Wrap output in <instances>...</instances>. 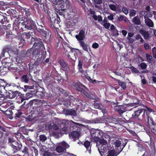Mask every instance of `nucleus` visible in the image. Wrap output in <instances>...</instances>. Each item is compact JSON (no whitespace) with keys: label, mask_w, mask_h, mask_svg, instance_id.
<instances>
[{"label":"nucleus","mask_w":156,"mask_h":156,"mask_svg":"<svg viewBox=\"0 0 156 156\" xmlns=\"http://www.w3.org/2000/svg\"><path fill=\"white\" fill-rule=\"evenodd\" d=\"M90 133L92 140L98 141V143H97V146L101 156H116L119 153L114 150L108 151L107 140H109L110 138L107 134L100 129H94L91 130Z\"/></svg>","instance_id":"1"},{"label":"nucleus","mask_w":156,"mask_h":156,"mask_svg":"<svg viewBox=\"0 0 156 156\" xmlns=\"http://www.w3.org/2000/svg\"><path fill=\"white\" fill-rule=\"evenodd\" d=\"M29 49H31V51L30 53V56H32L33 58H36L37 61L38 60L39 58L42 57V52L40 48H32Z\"/></svg>","instance_id":"2"},{"label":"nucleus","mask_w":156,"mask_h":156,"mask_svg":"<svg viewBox=\"0 0 156 156\" xmlns=\"http://www.w3.org/2000/svg\"><path fill=\"white\" fill-rule=\"evenodd\" d=\"M31 51V49H29L27 51L26 50H22L19 55V59L21 62L19 61L18 62L20 63L22 62L26 61L27 58L30 56V53Z\"/></svg>","instance_id":"3"},{"label":"nucleus","mask_w":156,"mask_h":156,"mask_svg":"<svg viewBox=\"0 0 156 156\" xmlns=\"http://www.w3.org/2000/svg\"><path fill=\"white\" fill-rule=\"evenodd\" d=\"M26 25L25 28L28 30L34 29L36 27V24L35 22L31 18L27 19H25Z\"/></svg>","instance_id":"4"},{"label":"nucleus","mask_w":156,"mask_h":156,"mask_svg":"<svg viewBox=\"0 0 156 156\" xmlns=\"http://www.w3.org/2000/svg\"><path fill=\"white\" fill-rule=\"evenodd\" d=\"M69 145L65 142H62L59 144L55 149L56 151L58 153H60L63 152L66 148H68Z\"/></svg>","instance_id":"5"},{"label":"nucleus","mask_w":156,"mask_h":156,"mask_svg":"<svg viewBox=\"0 0 156 156\" xmlns=\"http://www.w3.org/2000/svg\"><path fill=\"white\" fill-rule=\"evenodd\" d=\"M51 22L50 23L51 27L53 28L56 30L58 29L57 27L59 25V23L60 22L58 20L57 17L56 18L55 17H52L51 19Z\"/></svg>","instance_id":"6"},{"label":"nucleus","mask_w":156,"mask_h":156,"mask_svg":"<svg viewBox=\"0 0 156 156\" xmlns=\"http://www.w3.org/2000/svg\"><path fill=\"white\" fill-rule=\"evenodd\" d=\"M32 80V85L30 84V86L29 85H25L24 86V91L26 92L28 89H33L35 87L37 89V88L39 87V85L37 82L36 81Z\"/></svg>","instance_id":"7"},{"label":"nucleus","mask_w":156,"mask_h":156,"mask_svg":"<svg viewBox=\"0 0 156 156\" xmlns=\"http://www.w3.org/2000/svg\"><path fill=\"white\" fill-rule=\"evenodd\" d=\"M46 28L38 32L41 35L44 37L45 39H50L51 36V32L49 31H46Z\"/></svg>","instance_id":"8"},{"label":"nucleus","mask_w":156,"mask_h":156,"mask_svg":"<svg viewBox=\"0 0 156 156\" xmlns=\"http://www.w3.org/2000/svg\"><path fill=\"white\" fill-rule=\"evenodd\" d=\"M78 50V49H75L69 51L68 55V57L70 59L75 61L77 58H78L77 53L75 51V50Z\"/></svg>","instance_id":"9"},{"label":"nucleus","mask_w":156,"mask_h":156,"mask_svg":"<svg viewBox=\"0 0 156 156\" xmlns=\"http://www.w3.org/2000/svg\"><path fill=\"white\" fill-rule=\"evenodd\" d=\"M75 37L79 42L83 41L85 38V29H82L80 30L79 34L76 35Z\"/></svg>","instance_id":"10"},{"label":"nucleus","mask_w":156,"mask_h":156,"mask_svg":"<svg viewBox=\"0 0 156 156\" xmlns=\"http://www.w3.org/2000/svg\"><path fill=\"white\" fill-rule=\"evenodd\" d=\"M73 86L74 87L75 89L77 91H80V90H82V88H86V87L81 84L80 82L79 81L76 82H73L72 83Z\"/></svg>","instance_id":"11"},{"label":"nucleus","mask_w":156,"mask_h":156,"mask_svg":"<svg viewBox=\"0 0 156 156\" xmlns=\"http://www.w3.org/2000/svg\"><path fill=\"white\" fill-rule=\"evenodd\" d=\"M114 109L117 111L120 115L126 112L127 109L126 107L122 105H117L114 107Z\"/></svg>","instance_id":"12"},{"label":"nucleus","mask_w":156,"mask_h":156,"mask_svg":"<svg viewBox=\"0 0 156 156\" xmlns=\"http://www.w3.org/2000/svg\"><path fill=\"white\" fill-rule=\"evenodd\" d=\"M33 47H34L35 48H37L40 49L41 47L43 48L44 47V45L41 39L39 38L36 39V41L33 44Z\"/></svg>","instance_id":"13"},{"label":"nucleus","mask_w":156,"mask_h":156,"mask_svg":"<svg viewBox=\"0 0 156 156\" xmlns=\"http://www.w3.org/2000/svg\"><path fill=\"white\" fill-rule=\"evenodd\" d=\"M52 127L53 129L58 131V132H57V131L54 132L53 133V135L57 138L59 137V135L63 133L59 129L58 126V125L56 124H54Z\"/></svg>","instance_id":"14"},{"label":"nucleus","mask_w":156,"mask_h":156,"mask_svg":"<svg viewBox=\"0 0 156 156\" xmlns=\"http://www.w3.org/2000/svg\"><path fill=\"white\" fill-rule=\"evenodd\" d=\"M59 63L63 68V70L65 71H67L69 70V68L67 66V63L63 60L60 59L59 60Z\"/></svg>","instance_id":"15"},{"label":"nucleus","mask_w":156,"mask_h":156,"mask_svg":"<svg viewBox=\"0 0 156 156\" xmlns=\"http://www.w3.org/2000/svg\"><path fill=\"white\" fill-rule=\"evenodd\" d=\"M7 16V15L5 13H0V23L3 24L8 22Z\"/></svg>","instance_id":"16"},{"label":"nucleus","mask_w":156,"mask_h":156,"mask_svg":"<svg viewBox=\"0 0 156 156\" xmlns=\"http://www.w3.org/2000/svg\"><path fill=\"white\" fill-rule=\"evenodd\" d=\"M19 20H20V22H19V25L20 30H22L23 31V29L25 28L24 26L26 25L25 18L24 17L19 18Z\"/></svg>","instance_id":"17"},{"label":"nucleus","mask_w":156,"mask_h":156,"mask_svg":"<svg viewBox=\"0 0 156 156\" xmlns=\"http://www.w3.org/2000/svg\"><path fill=\"white\" fill-rule=\"evenodd\" d=\"M11 49L12 46L10 44H8L5 46L1 53L2 57H5V53L6 52L9 53V51H11Z\"/></svg>","instance_id":"18"},{"label":"nucleus","mask_w":156,"mask_h":156,"mask_svg":"<svg viewBox=\"0 0 156 156\" xmlns=\"http://www.w3.org/2000/svg\"><path fill=\"white\" fill-rule=\"evenodd\" d=\"M146 110L144 108H142L140 109H139L137 111H135L134 113L132 115V116L135 118H137L141 113H143V115H144L146 112Z\"/></svg>","instance_id":"19"},{"label":"nucleus","mask_w":156,"mask_h":156,"mask_svg":"<svg viewBox=\"0 0 156 156\" xmlns=\"http://www.w3.org/2000/svg\"><path fill=\"white\" fill-rule=\"evenodd\" d=\"M63 113L66 115L73 116H75L76 114L75 111L72 109H65L63 110Z\"/></svg>","instance_id":"20"},{"label":"nucleus","mask_w":156,"mask_h":156,"mask_svg":"<svg viewBox=\"0 0 156 156\" xmlns=\"http://www.w3.org/2000/svg\"><path fill=\"white\" fill-rule=\"evenodd\" d=\"M106 121V124L112 127L114 126V124H115V122H116L115 119L113 118L107 119Z\"/></svg>","instance_id":"21"},{"label":"nucleus","mask_w":156,"mask_h":156,"mask_svg":"<svg viewBox=\"0 0 156 156\" xmlns=\"http://www.w3.org/2000/svg\"><path fill=\"white\" fill-rule=\"evenodd\" d=\"M83 62L82 61H81L80 60H79V62L78 65V68L79 69V72L81 73V76H83V74L85 72L83 69Z\"/></svg>","instance_id":"22"},{"label":"nucleus","mask_w":156,"mask_h":156,"mask_svg":"<svg viewBox=\"0 0 156 156\" xmlns=\"http://www.w3.org/2000/svg\"><path fill=\"white\" fill-rule=\"evenodd\" d=\"M140 33L143 36L145 40H147L149 38V34L148 31L143 30H140Z\"/></svg>","instance_id":"23"},{"label":"nucleus","mask_w":156,"mask_h":156,"mask_svg":"<svg viewBox=\"0 0 156 156\" xmlns=\"http://www.w3.org/2000/svg\"><path fill=\"white\" fill-rule=\"evenodd\" d=\"M20 20H19V18H17L16 19L14 20L13 23V28L16 31H18L19 30H20V27L19 25V22Z\"/></svg>","instance_id":"24"},{"label":"nucleus","mask_w":156,"mask_h":156,"mask_svg":"<svg viewBox=\"0 0 156 156\" xmlns=\"http://www.w3.org/2000/svg\"><path fill=\"white\" fill-rule=\"evenodd\" d=\"M58 90L59 91V93L62 94L64 96L67 97L68 96H69V98H71V97H73V96L71 95H69V92L66 91L64 90L63 89L60 87H58Z\"/></svg>","instance_id":"25"},{"label":"nucleus","mask_w":156,"mask_h":156,"mask_svg":"<svg viewBox=\"0 0 156 156\" xmlns=\"http://www.w3.org/2000/svg\"><path fill=\"white\" fill-rule=\"evenodd\" d=\"M9 143L10 144V145L13 146V148H17V145L18 144L17 142L12 137L9 138Z\"/></svg>","instance_id":"26"},{"label":"nucleus","mask_w":156,"mask_h":156,"mask_svg":"<svg viewBox=\"0 0 156 156\" xmlns=\"http://www.w3.org/2000/svg\"><path fill=\"white\" fill-rule=\"evenodd\" d=\"M112 79H114V80L116 81L117 82L119 85L121 86V87L123 89L125 90L126 89V84L125 82H121L119 80H118V79H116L113 77H112Z\"/></svg>","instance_id":"27"},{"label":"nucleus","mask_w":156,"mask_h":156,"mask_svg":"<svg viewBox=\"0 0 156 156\" xmlns=\"http://www.w3.org/2000/svg\"><path fill=\"white\" fill-rule=\"evenodd\" d=\"M37 27L36 26V27L35 28V29H36L38 33L40 31L44 29H45V27L43 23H41L40 24L37 23Z\"/></svg>","instance_id":"28"},{"label":"nucleus","mask_w":156,"mask_h":156,"mask_svg":"<svg viewBox=\"0 0 156 156\" xmlns=\"http://www.w3.org/2000/svg\"><path fill=\"white\" fill-rule=\"evenodd\" d=\"M132 22L136 25H140L141 22L138 16H135L133 19Z\"/></svg>","instance_id":"29"},{"label":"nucleus","mask_w":156,"mask_h":156,"mask_svg":"<svg viewBox=\"0 0 156 156\" xmlns=\"http://www.w3.org/2000/svg\"><path fill=\"white\" fill-rule=\"evenodd\" d=\"M84 145L90 154L91 153V146L90 142L87 140L84 143Z\"/></svg>","instance_id":"30"},{"label":"nucleus","mask_w":156,"mask_h":156,"mask_svg":"<svg viewBox=\"0 0 156 156\" xmlns=\"http://www.w3.org/2000/svg\"><path fill=\"white\" fill-rule=\"evenodd\" d=\"M82 90L80 91L81 92V93L85 96H86L87 98H89V97L90 96V94L88 92V89H87L86 87V88H82Z\"/></svg>","instance_id":"31"},{"label":"nucleus","mask_w":156,"mask_h":156,"mask_svg":"<svg viewBox=\"0 0 156 156\" xmlns=\"http://www.w3.org/2000/svg\"><path fill=\"white\" fill-rule=\"evenodd\" d=\"M80 134L79 132L77 131H74L71 133V136L74 139L78 138Z\"/></svg>","instance_id":"32"},{"label":"nucleus","mask_w":156,"mask_h":156,"mask_svg":"<svg viewBox=\"0 0 156 156\" xmlns=\"http://www.w3.org/2000/svg\"><path fill=\"white\" fill-rule=\"evenodd\" d=\"M14 36L13 34L10 33L9 32H7L6 33V38L8 41H12L14 38Z\"/></svg>","instance_id":"33"},{"label":"nucleus","mask_w":156,"mask_h":156,"mask_svg":"<svg viewBox=\"0 0 156 156\" xmlns=\"http://www.w3.org/2000/svg\"><path fill=\"white\" fill-rule=\"evenodd\" d=\"M6 30V27L5 25H0V35H3Z\"/></svg>","instance_id":"34"},{"label":"nucleus","mask_w":156,"mask_h":156,"mask_svg":"<svg viewBox=\"0 0 156 156\" xmlns=\"http://www.w3.org/2000/svg\"><path fill=\"white\" fill-rule=\"evenodd\" d=\"M80 45L81 47L85 51H88V48H87L86 44L83 41H81L79 42Z\"/></svg>","instance_id":"35"},{"label":"nucleus","mask_w":156,"mask_h":156,"mask_svg":"<svg viewBox=\"0 0 156 156\" xmlns=\"http://www.w3.org/2000/svg\"><path fill=\"white\" fill-rule=\"evenodd\" d=\"M145 23L147 26L151 27H153L154 23L150 19L147 18L145 20Z\"/></svg>","instance_id":"36"},{"label":"nucleus","mask_w":156,"mask_h":156,"mask_svg":"<svg viewBox=\"0 0 156 156\" xmlns=\"http://www.w3.org/2000/svg\"><path fill=\"white\" fill-rule=\"evenodd\" d=\"M11 98H23V96L20 92L16 91L13 93L12 96Z\"/></svg>","instance_id":"37"},{"label":"nucleus","mask_w":156,"mask_h":156,"mask_svg":"<svg viewBox=\"0 0 156 156\" xmlns=\"http://www.w3.org/2000/svg\"><path fill=\"white\" fill-rule=\"evenodd\" d=\"M21 80L23 82H24L26 83H28L29 77L27 75H24L21 77Z\"/></svg>","instance_id":"38"},{"label":"nucleus","mask_w":156,"mask_h":156,"mask_svg":"<svg viewBox=\"0 0 156 156\" xmlns=\"http://www.w3.org/2000/svg\"><path fill=\"white\" fill-rule=\"evenodd\" d=\"M83 74V76H82V77H85L90 82H92V81L93 80L91 78L90 76H88V74H87V71H85V72L84 73V74Z\"/></svg>","instance_id":"39"},{"label":"nucleus","mask_w":156,"mask_h":156,"mask_svg":"<svg viewBox=\"0 0 156 156\" xmlns=\"http://www.w3.org/2000/svg\"><path fill=\"white\" fill-rule=\"evenodd\" d=\"M50 87L51 88L52 90H54L56 88L58 90V87H58L57 85L56 84V83H51L50 85Z\"/></svg>","instance_id":"40"},{"label":"nucleus","mask_w":156,"mask_h":156,"mask_svg":"<svg viewBox=\"0 0 156 156\" xmlns=\"http://www.w3.org/2000/svg\"><path fill=\"white\" fill-rule=\"evenodd\" d=\"M29 9L26 8L23 9V11L25 12V14L26 16L28 17L31 14Z\"/></svg>","instance_id":"41"},{"label":"nucleus","mask_w":156,"mask_h":156,"mask_svg":"<svg viewBox=\"0 0 156 156\" xmlns=\"http://www.w3.org/2000/svg\"><path fill=\"white\" fill-rule=\"evenodd\" d=\"M132 72L135 73H139V71L138 69L135 67L132 66L130 68Z\"/></svg>","instance_id":"42"},{"label":"nucleus","mask_w":156,"mask_h":156,"mask_svg":"<svg viewBox=\"0 0 156 156\" xmlns=\"http://www.w3.org/2000/svg\"><path fill=\"white\" fill-rule=\"evenodd\" d=\"M140 68L143 69H146L147 66V64L145 62H141L140 65Z\"/></svg>","instance_id":"43"},{"label":"nucleus","mask_w":156,"mask_h":156,"mask_svg":"<svg viewBox=\"0 0 156 156\" xmlns=\"http://www.w3.org/2000/svg\"><path fill=\"white\" fill-rule=\"evenodd\" d=\"M114 144L116 147H119L121 144V142L119 140H116L114 142Z\"/></svg>","instance_id":"44"},{"label":"nucleus","mask_w":156,"mask_h":156,"mask_svg":"<svg viewBox=\"0 0 156 156\" xmlns=\"http://www.w3.org/2000/svg\"><path fill=\"white\" fill-rule=\"evenodd\" d=\"M24 34L26 36V38L27 39H29L31 37H32V33L31 32H29L27 33L24 32L23 34Z\"/></svg>","instance_id":"45"},{"label":"nucleus","mask_w":156,"mask_h":156,"mask_svg":"<svg viewBox=\"0 0 156 156\" xmlns=\"http://www.w3.org/2000/svg\"><path fill=\"white\" fill-rule=\"evenodd\" d=\"M146 56L147 62H151L152 58L151 56L149 55L148 53L146 54Z\"/></svg>","instance_id":"46"},{"label":"nucleus","mask_w":156,"mask_h":156,"mask_svg":"<svg viewBox=\"0 0 156 156\" xmlns=\"http://www.w3.org/2000/svg\"><path fill=\"white\" fill-rule=\"evenodd\" d=\"M65 9H61L58 12V13L60 15L64 16V12L65 11Z\"/></svg>","instance_id":"47"},{"label":"nucleus","mask_w":156,"mask_h":156,"mask_svg":"<svg viewBox=\"0 0 156 156\" xmlns=\"http://www.w3.org/2000/svg\"><path fill=\"white\" fill-rule=\"evenodd\" d=\"M25 42V40L21 39L20 40V42H19V48H22L23 45H24V43Z\"/></svg>","instance_id":"48"},{"label":"nucleus","mask_w":156,"mask_h":156,"mask_svg":"<svg viewBox=\"0 0 156 156\" xmlns=\"http://www.w3.org/2000/svg\"><path fill=\"white\" fill-rule=\"evenodd\" d=\"M152 52L153 57L156 58V48L155 47H154L152 48Z\"/></svg>","instance_id":"49"},{"label":"nucleus","mask_w":156,"mask_h":156,"mask_svg":"<svg viewBox=\"0 0 156 156\" xmlns=\"http://www.w3.org/2000/svg\"><path fill=\"white\" fill-rule=\"evenodd\" d=\"M40 140L42 142L44 141L47 140V138L45 136L41 135L40 136Z\"/></svg>","instance_id":"50"},{"label":"nucleus","mask_w":156,"mask_h":156,"mask_svg":"<svg viewBox=\"0 0 156 156\" xmlns=\"http://www.w3.org/2000/svg\"><path fill=\"white\" fill-rule=\"evenodd\" d=\"M136 11L134 10H131L129 13V15L130 16H133L136 14Z\"/></svg>","instance_id":"51"},{"label":"nucleus","mask_w":156,"mask_h":156,"mask_svg":"<svg viewBox=\"0 0 156 156\" xmlns=\"http://www.w3.org/2000/svg\"><path fill=\"white\" fill-rule=\"evenodd\" d=\"M92 47L93 48L96 49L99 47V45L98 43L95 42L92 44Z\"/></svg>","instance_id":"52"},{"label":"nucleus","mask_w":156,"mask_h":156,"mask_svg":"<svg viewBox=\"0 0 156 156\" xmlns=\"http://www.w3.org/2000/svg\"><path fill=\"white\" fill-rule=\"evenodd\" d=\"M110 24L109 23H105L104 24L103 26L106 29H108L110 27Z\"/></svg>","instance_id":"53"},{"label":"nucleus","mask_w":156,"mask_h":156,"mask_svg":"<svg viewBox=\"0 0 156 156\" xmlns=\"http://www.w3.org/2000/svg\"><path fill=\"white\" fill-rule=\"evenodd\" d=\"M110 9L112 10L115 11L116 10V8L115 5H111L109 6Z\"/></svg>","instance_id":"54"},{"label":"nucleus","mask_w":156,"mask_h":156,"mask_svg":"<svg viewBox=\"0 0 156 156\" xmlns=\"http://www.w3.org/2000/svg\"><path fill=\"white\" fill-rule=\"evenodd\" d=\"M144 47L146 50H147L149 48L150 46L148 43H145L144 44Z\"/></svg>","instance_id":"55"},{"label":"nucleus","mask_w":156,"mask_h":156,"mask_svg":"<svg viewBox=\"0 0 156 156\" xmlns=\"http://www.w3.org/2000/svg\"><path fill=\"white\" fill-rule=\"evenodd\" d=\"M94 3L97 4H100L102 3V0H94Z\"/></svg>","instance_id":"56"},{"label":"nucleus","mask_w":156,"mask_h":156,"mask_svg":"<svg viewBox=\"0 0 156 156\" xmlns=\"http://www.w3.org/2000/svg\"><path fill=\"white\" fill-rule=\"evenodd\" d=\"M138 150L140 151H143L144 150V148L141 144H140L139 145L138 147Z\"/></svg>","instance_id":"57"},{"label":"nucleus","mask_w":156,"mask_h":156,"mask_svg":"<svg viewBox=\"0 0 156 156\" xmlns=\"http://www.w3.org/2000/svg\"><path fill=\"white\" fill-rule=\"evenodd\" d=\"M123 12L126 14L127 15L128 13V10L126 8L123 7L122 8Z\"/></svg>","instance_id":"58"},{"label":"nucleus","mask_w":156,"mask_h":156,"mask_svg":"<svg viewBox=\"0 0 156 156\" xmlns=\"http://www.w3.org/2000/svg\"><path fill=\"white\" fill-rule=\"evenodd\" d=\"M127 39L129 40V42L130 43H133L134 41V40L131 37H127Z\"/></svg>","instance_id":"59"},{"label":"nucleus","mask_w":156,"mask_h":156,"mask_svg":"<svg viewBox=\"0 0 156 156\" xmlns=\"http://www.w3.org/2000/svg\"><path fill=\"white\" fill-rule=\"evenodd\" d=\"M94 107L95 108L101 109V108L100 107V105L98 103H95L94 105Z\"/></svg>","instance_id":"60"},{"label":"nucleus","mask_w":156,"mask_h":156,"mask_svg":"<svg viewBox=\"0 0 156 156\" xmlns=\"http://www.w3.org/2000/svg\"><path fill=\"white\" fill-rule=\"evenodd\" d=\"M26 95L27 96V98H32L33 96V95L32 94L30 93H27L26 94Z\"/></svg>","instance_id":"61"},{"label":"nucleus","mask_w":156,"mask_h":156,"mask_svg":"<svg viewBox=\"0 0 156 156\" xmlns=\"http://www.w3.org/2000/svg\"><path fill=\"white\" fill-rule=\"evenodd\" d=\"M34 1L37 2L38 4L40 5H42L43 4L44 1L43 2L42 0H34Z\"/></svg>","instance_id":"62"},{"label":"nucleus","mask_w":156,"mask_h":156,"mask_svg":"<svg viewBox=\"0 0 156 156\" xmlns=\"http://www.w3.org/2000/svg\"><path fill=\"white\" fill-rule=\"evenodd\" d=\"M108 18L111 20H112L114 19L113 15L111 14L110 15L108 16Z\"/></svg>","instance_id":"63"},{"label":"nucleus","mask_w":156,"mask_h":156,"mask_svg":"<svg viewBox=\"0 0 156 156\" xmlns=\"http://www.w3.org/2000/svg\"><path fill=\"white\" fill-rule=\"evenodd\" d=\"M98 20L99 22H101L102 21V17L100 15L98 16Z\"/></svg>","instance_id":"64"}]
</instances>
